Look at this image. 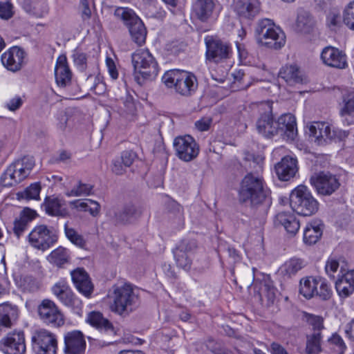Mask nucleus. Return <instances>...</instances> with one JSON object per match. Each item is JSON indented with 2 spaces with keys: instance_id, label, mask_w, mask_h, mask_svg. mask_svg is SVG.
<instances>
[{
  "instance_id": "obj_39",
  "label": "nucleus",
  "mask_w": 354,
  "mask_h": 354,
  "mask_svg": "<svg viewBox=\"0 0 354 354\" xmlns=\"http://www.w3.org/2000/svg\"><path fill=\"white\" fill-rule=\"evenodd\" d=\"M140 211L133 205H127L115 214L116 221L119 223H128L140 216Z\"/></svg>"
},
{
  "instance_id": "obj_1",
  "label": "nucleus",
  "mask_w": 354,
  "mask_h": 354,
  "mask_svg": "<svg viewBox=\"0 0 354 354\" xmlns=\"http://www.w3.org/2000/svg\"><path fill=\"white\" fill-rule=\"evenodd\" d=\"M261 115L256 123L258 133L263 136L270 138L280 134L288 140H293L297 133L296 120L294 115L286 113L274 120L271 109Z\"/></svg>"
},
{
  "instance_id": "obj_54",
  "label": "nucleus",
  "mask_w": 354,
  "mask_h": 354,
  "mask_svg": "<svg viewBox=\"0 0 354 354\" xmlns=\"http://www.w3.org/2000/svg\"><path fill=\"white\" fill-rule=\"evenodd\" d=\"M136 158V153L132 151H125L122 153L119 158L122 162L124 167H129L133 164Z\"/></svg>"
},
{
  "instance_id": "obj_6",
  "label": "nucleus",
  "mask_w": 354,
  "mask_h": 354,
  "mask_svg": "<svg viewBox=\"0 0 354 354\" xmlns=\"http://www.w3.org/2000/svg\"><path fill=\"white\" fill-rule=\"evenodd\" d=\"M162 82L168 88H174L176 91L183 96H191L198 88L196 77L192 73L171 70L167 71Z\"/></svg>"
},
{
  "instance_id": "obj_33",
  "label": "nucleus",
  "mask_w": 354,
  "mask_h": 354,
  "mask_svg": "<svg viewBox=\"0 0 354 354\" xmlns=\"http://www.w3.org/2000/svg\"><path fill=\"white\" fill-rule=\"evenodd\" d=\"M315 26V20L312 15L306 10H299L297 15L295 28L301 33H310Z\"/></svg>"
},
{
  "instance_id": "obj_41",
  "label": "nucleus",
  "mask_w": 354,
  "mask_h": 354,
  "mask_svg": "<svg viewBox=\"0 0 354 354\" xmlns=\"http://www.w3.org/2000/svg\"><path fill=\"white\" fill-rule=\"evenodd\" d=\"M69 257L68 250L63 247H59L51 252L48 256V260L50 263L61 267L68 262Z\"/></svg>"
},
{
  "instance_id": "obj_8",
  "label": "nucleus",
  "mask_w": 354,
  "mask_h": 354,
  "mask_svg": "<svg viewBox=\"0 0 354 354\" xmlns=\"http://www.w3.org/2000/svg\"><path fill=\"white\" fill-rule=\"evenodd\" d=\"M114 15L128 28L131 38L135 43L139 46L145 43L146 28L142 20L132 9L118 7L115 10Z\"/></svg>"
},
{
  "instance_id": "obj_24",
  "label": "nucleus",
  "mask_w": 354,
  "mask_h": 354,
  "mask_svg": "<svg viewBox=\"0 0 354 354\" xmlns=\"http://www.w3.org/2000/svg\"><path fill=\"white\" fill-rule=\"evenodd\" d=\"M65 352L67 354H80L86 346L83 334L78 330L67 333L64 336Z\"/></svg>"
},
{
  "instance_id": "obj_4",
  "label": "nucleus",
  "mask_w": 354,
  "mask_h": 354,
  "mask_svg": "<svg viewBox=\"0 0 354 354\" xmlns=\"http://www.w3.org/2000/svg\"><path fill=\"white\" fill-rule=\"evenodd\" d=\"M134 79L139 85L154 80L159 72L158 62L148 49H138L131 55Z\"/></svg>"
},
{
  "instance_id": "obj_64",
  "label": "nucleus",
  "mask_w": 354,
  "mask_h": 354,
  "mask_svg": "<svg viewBox=\"0 0 354 354\" xmlns=\"http://www.w3.org/2000/svg\"><path fill=\"white\" fill-rule=\"evenodd\" d=\"M344 332L346 337L354 341V318L345 326Z\"/></svg>"
},
{
  "instance_id": "obj_47",
  "label": "nucleus",
  "mask_w": 354,
  "mask_h": 354,
  "mask_svg": "<svg viewBox=\"0 0 354 354\" xmlns=\"http://www.w3.org/2000/svg\"><path fill=\"white\" fill-rule=\"evenodd\" d=\"M326 24L332 30H336L342 25V17L339 11L331 10L326 17Z\"/></svg>"
},
{
  "instance_id": "obj_57",
  "label": "nucleus",
  "mask_w": 354,
  "mask_h": 354,
  "mask_svg": "<svg viewBox=\"0 0 354 354\" xmlns=\"http://www.w3.org/2000/svg\"><path fill=\"white\" fill-rule=\"evenodd\" d=\"M212 123V119L210 117H204L195 122L196 128L200 131H207Z\"/></svg>"
},
{
  "instance_id": "obj_22",
  "label": "nucleus",
  "mask_w": 354,
  "mask_h": 354,
  "mask_svg": "<svg viewBox=\"0 0 354 354\" xmlns=\"http://www.w3.org/2000/svg\"><path fill=\"white\" fill-rule=\"evenodd\" d=\"M71 277L77 290L86 297H90L93 291V285L89 275L83 268L71 272Z\"/></svg>"
},
{
  "instance_id": "obj_30",
  "label": "nucleus",
  "mask_w": 354,
  "mask_h": 354,
  "mask_svg": "<svg viewBox=\"0 0 354 354\" xmlns=\"http://www.w3.org/2000/svg\"><path fill=\"white\" fill-rule=\"evenodd\" d=\"M232 7L243 19H251L258 12V8L249 0H232Z\"/></svg>"
},
{
  "instance_id": "obj_52",
  "label": "nucleus",
  "mask_w": 354,
  "mask_h": 354,
  "mask_svg": "<svg viewBox=\"0 0 354 354\" xmlns=\"http://www.w3.org/2000/svg\"><path fill=\"white\" fill-rule=\"evenodd\" d=\"M73 59L75 64L81 71H84L86 68V55L84 53L76 51L73 54Z\"/></svg>"
},
{
  "instance_id": "obj_12",
  "label": "nucleus",
  "mask_w": 354,
  "mask_h": 354,
  "mask_svg": "<svg viewBox=\"0 0 354 354\" xmlns=\"http://www.w3.org/2000/svg\"><path fill=\"white\" fill-rule=\"evenodd\" d=\"M308 127L310 135L315 138L319 145H324L336 138L342 140L347 136L346 131L332 129L330 124L326 122H313Z\"/></svg>"
},
{
  "instance_id": "obj_46",
  "label": "nucleus",
  "mask_w": 354,
  "mask_h": 354,
  "mask_svg": "<svg viewBox=\"0 0 354 354\" xmlns=\"http://www.w3.org/2000/svg\"><path fill=\"white\" fill-rule=\"evenodd\" d=\"M342 20L348 28L354 30V0L345 6Z\"/></svg>"
},
{
  "instance_id": "obj_51",
  "label": "nucleus",
  "mask_w": 354,
  "mask_h": 354,
  "mask_svg": "<svg viewBox=\"0 0 354 354\" xmlns=\"http://www.w3.org/2000/svg\"><path fill=\"white\" fill-rule=\"evenodd\" d=\"M92 79H94V84L91 87V90H93V92L97 95L104 93L106 90L105 84L101 82L99 77H93L92 75L88 76L87 81H89Z\"/></svg>"
},
{
  "instance_id": "obj_49",
  "label": "nucleus",
  "mask_w": 354,
  "mask_h": 354,
  "mask_svg": "<svg viewBox=\"0 0 354 354\" xmlns=\"http://www.w3.org/2000/svg\"><path fill=\"white\" fill-rule=\"evenodd\" d=\"M305 317L308 324L313 327V333H322V330L324 328L322 317L308 313H306Z\"/></svg>"
},
{
  "instance_id": "obj_61",
  "label": "nucleus",
  "mask_w": 354,
  "mask_h": 354,
  "mask_svg": "<svg viewBox=\"0 0 354 354\" xmlns=\"http://www.w3.org/2000/svg\"><path fill=\"white\" fill-rule=\"evenodd\" d=\"M106 64L110 76L113 80H116L118 77V72L116 68L115 62L111 58L107 57L106 59Z\"/></svg>"
},
{
  "instance_id": "obj_29",
  "label": "nucleus",
  "mask_w": 354,
  "mask_h": 354,
  "mask_svg": "<svg viewBox=\"0 0 354 354\" xmlns=\"http://www.w3.org/2000/svg\"><path fill=\"white\" fill-rule=\"evenodd\" d=\"M36 216L35 211L25 208L20 214L19 218L14 221L13 232L15 235L19 239L24 232L27 230L28 225Z\"/></svg>"
},
{
  "instance_id": "obj_36",
  "label": "nucleus",
  "mask_w": 354,
  "mask_h": 354,
  "mask_svg": "<svg viewBox=\"0 0 354 354\" xmlns=\"http://www.w3.org/2000/svg\"><path fill=\"white\" fill-rule=\"evenodd\" d=\"M322 335L321 332L306 335V354H319L322 351Z\"/></svg>"
},
{
  "instance_id": "obj_11",
  "label": "nucleus",
  "mask_w": 354,
  "mask_h": 354,
  "mask_svg": "<svg viewBox=\"0 0 354 354\" xmlns=\"http://www.w3.org/2000/svg\"><path fill=\"white\" fill-rule=\"evenodd\" d=\"M57 241V236L52 227L45 225L36 226L28 235L30 244L41 250H46L53 246Z\"/></svg>"
},
{
  "instance_id": "obj_40",
  "label": "nucleus",
  "mask_w": 354,
  "mask_h": 354,
  "mask_svg": "<svg viewBox=\"0 0 354 354\" xmlns=\"http://www.w3.org/2000/svg\"><path fill=\"white\" fill-rule=\"evenodd\" d=\"M322 234V230L319 225L309 223L306 225L304 232V241L306 244L313 245L316 243Z\"/></svg>"
},
{
  "instance_id": "obj_21",
  "label": "nucleus",
  "mask_w": 354,
  "mask_h": 354,
  "mask_svg": "<svg viewBox=\"0 0 354 354\" xmlns=\"http://www.w3.org/2000/svg\"><path fill=\"white\" fill-rule=\"evenodd\" d=\"M215 9V0H194L192 3V13L201 22L212 19Z\"/></svg>"
},
{
  "instance_id": "obj_17",
  "label": "nucleus",
  "mask_w": 354,
  "mask_h": 354,
  "mask_svg": "<svg viewBox=\"0 0 354 354\" xmlns=\"http://www.w3.org/2000/svg\"><path fill=\"white\" fill-rule=\"evenodd\" d=\"M196 248L197 244L194 239L182 240L173 250L177 266L185 270H189L192 263L191 255Z\"/></svg>"
},
{
  "instance_id": "obj_10",
  "label": "nucleus",
  "mask_w": 354,
  "mask_h": 354,
  "mask_svg": "<svg viewBox=\"0 0 354 354\" xmlns=\"http://www.w3.org/2000/svg\"><path fill=\"white\" fill-rule=\"evenodd\" d=\"M206 47V63L221 64L226 62L232 56V47L229 43L214 36L205 37Z\"/></svg>"
},
{
  "instance_id": "obj_5",
  "label": "nucleus",
  "mask_w": 354,
  "mask_h": 354,
  "mask_svg": "<svg viewBox=\"0 0 354 354\" xmlns=\"http://www.w3.org/2000/svg\"><path fill=\"white\" fill-rule=\"evenodd\" d=\"M254 36L259 45L268 49L279 50L286 44L285 33L269 19L258 21Z\"/></svg>"
},
{
  "instance_id": "obj_3",
  "label": "nucleus",
  "mask_w": 354,
  "mask_h": 354,
  "mask_svg": "<svg viewBox=\"0 0 354 354\" xmlns=\"http://www.w3.org/2000/svg\"><path fill=\"white\" fill-rule=\"evenodd\" d=\"M270 192L264 179L259 174L250 172L242 179L239 191V201L257 207L268 198Z\"/></svg>"
},
{
  "instance_id": "obj_59",
  "label": "nucleus",
  "mask_w": 354,
  "mask_h": 354,
  "mask_svg": "<svg viewBox=\"0 0 354 354\" xmlns=\"http://www.w3.org/2000/svg\"><path fill=\"white\" fill-rule=\"evenodd\" d=\"M169 211L176 214L180 219L183 217V208L176 201H171L168 203Z\"/></svg>"
},
{
  "instance_id": "obj_26",
  "label": "nucleus",
  "mask_w": 354,
  "mask_h": 354,
  "mask_svg": "<svg viewBox=\"0 0 354 354\" xmlns=\"http://www.w3.org/2000/svg\"><path fill=\"white\" fill-rule=\"evenodd\" d=\"M55 75L59 86L65 87L71 83L72 74L66 56L61 55L58 57L55 68Z\"/></svg>"
},
{
  "instance_id": "obj_19",
  "label": "nucleus",
  "mask_w": 354,
  "mask_h": 354,
  "mask_svg": "<svg viewBox=\"0 0 354 354\" xmlns=\"http://www.w3.org/2000/svg\"><path fill=\"white\" fill-rule=\"evenodd\" d=\"M25 51L19 46H12L4 52L1 57L3 66L8 71L17 72L25 63Z\"/></svg>"
},
{
  "instance_id": "obj_16",
  "label": "nucleus",
  "mask_w": 354,
  "mask_h": 354,
  "mask_svg": "<svg viewBox=\"0 0 354 354\" xmlns=\"http://www.w3.org/2000/svg\"><path fill=\"white\" fill-rule=\"evenodd\" d=\"M26 349L23 331L10 332L0 340V351L4 354H24Z\"/></svg>"
},
{
  "instance_id": "obj_15",
  "label": "nucleus",
  "mask_w": 354,
  "mask_h": 354,
  "mask_svg": "<svg viewBox=\"0 0 354 354\" xmlns=\"http://www.w3.org/2000/svg\"><path fill=\"white\" fill-rule=\"evenodd\" d=\"M32 348L37 354H56L57 339L46 330H40L32 337Z\"/></svg>"
},
{
  "instance_id": "obj_28",
  "label": "nucleus",
  "mask_w": 354,
  "mask_h": 354,
  "mask_svg": "<svg viewBox=\"0 0 354 354\" xmlns=\"http://www.w3.org/2000/svg\"><path fill=\"white\" fill-rule=\"evenodd\" d=\"M335 288L341 297H347L354 292V270L348 271L339 277Z\"/></svg>"
},
{
  "instance_id": "obj_60",
  "label": "nucleus",
  "mask_w": 354,
  "mask_h": 354,
  "mask_svg": "<svg viewBox=\"0 0 354 354\" xmlns=\"http://www.w3.org/2000/svg\"><path fill=\"white\" fill-rule=\"evenodd\" d=\"M328 343L337 346L339 352H342L345 348L343 339L337 334H333L332 337L328 339Z\"/></svg>"
},
{
  "instance_id": "obj_23",
  "label": "nucleus",
  "mask_w": 354,
  "mask_h": 354,
  "mask_svg": "<svg viewBox=\"0 0 354 354\" xmlns=\"http://www.w3.org/2000/svg\"><path fill=\"white\" fill-rule=\"evenodd\" d=\"M297 170V159L289 156L283 157L275 165L276 174L279 179L283 181H287L293 178Z\"/></svg>"
},
{
  "instance_id": "obj_55",
  "label": "nucleus",
  "mask_w": 354,
  "mask_h": 354,
  "mask_svg": "<svg viewBox=\"0 0 354 354\" xmlns=\"http://www.w3.org/2000/svg\"><path fill=\"white\" fill-rule=\"evenodd\" d=\"M70 287L66 282L60 281L56 283L52 287V292L53 295L59 299L60 297L64 293L66 290H68Z\"/></svg>"
},
{
  "instance_id": "obj_9",
  "label": "nucleus",
  "mask_w": 354,
  "mask_h": 354,
  "mask_svg": "<svg viewBox=\"0 0 354 354\" xmlns=\"http://www.w3.org/2000/svg\"><path fill=\"white\" fill-rule=\"evenodd\" d=\"M32 158L24 156L10 164L2 174L1 182L4 187H12L26 179L34 167Z\"/></svg>"
},
{
  "instance_id": "obj_44",
  "label": "nucleus",
  "mask_w": 354,
  "mask_h": 354,
  "mask_svg": "<svg viewBox=\"0 0 354 354\" xmlns=\"http://www.w3.org/2000/svg\"><path fill=\"white\" fill-rule=\"evenodd\" d=\"M40 191V184L39 183H35L26 187L23 192H18L17 196L19 198L22 199L37 200L39 198Z\"/></svg>"
},
{
  "instance_id": "obj_38",
  "label": "nucleus",
  "mask_w": 354,
  "mask_h": 354,
  "mask_svg": "<svg viewBox=\"0 0 354 354\" xmlns=\"http://www.w3.org/2000/svg\"><path fill=\"white\" fill-rule=\"evenodd\" d=\"M319 280L306 277L300 281L299 292L306 299H310L315 295L318 287Z\"/></svg>"
},
{
  "instance_id": "obj_13",
  "label": "nucleus",
  "mask_w": 354,
  "mask_h": 354,
  "mask_svg": "<svg viewBox=\"0 0 354 354\" xmlns=\"http://www.w3.org/2000/svg\"><path fill=\"white\" fill-rule=\"evenodd\" d=\"M310 182L317 194L322 196H330L340 186L337 177L330 172L315 174L310 177Z\"/></svg>"
},
{
  "instance_id": "obj_43",
  "label": "nucleus",
  "mask_w": 354,
  "mask_h": 354,
  "mask_svg": "<svg viewBox=\"0 0 354 354\" xmlns=\"http://www.w3.org/2000/svg\"><path fill=\"white\" fill-rule=\"evenodd\" d=\"M65 234L67 239L74 245L80 248H85L86 246V241L84 237L77 233L76 230L72 227H68L66 223L64 226Z\"/></svg>"
},
{
  "instance_id": "obj_34",
  "label": "nucleus",
  "mask_w": 354,
  "mask_h": 354,
  "mask_svg": "<svg viewBox=\"0 0 354 354\" xmlns=\"http://www.w3.org/2000/svg\"><path fill=\"white\" fill-rule=\"evenodd\" d=\"M59 300L64 305L70 308L75 313L81 315L82 313V302L75 295L70 288L66 290Z\"/></svg>"
},
{
  "instance_id": "obj_20",
  "label": "nucleus",
  "mask_w": 354,
  "mask_h": 354,
  "mask_svg": "<svg viewBox=\"0 0 354 354\" xmlns=\"http://www.w3.org/2000/svg\"><path fill=\"white\" fill-rule=\"evenodd\" d=\"M321 59L324 64L336 68H345L347 66L346 55L338 48L328 46L321 53Z\"/></svg>"
},
{
  "instance_id": "obj_56",
  "label": "nucleus",
  "mask_w": 354,
  "mask_h": 354,
  "mask_svg": "<svg viewBox=\"0 0 354 354\" xmlns=\"http://www.w3.org/2000/svg\"><path fill=\"white\" fill-rule=\"evenodd\" d=\"M344 106L340 110V115L344 117L354 113V97L346 100L344 99Z\"/></svg>"
},
{
  "instance_id": "obj_50",
  "label": "nucleus",
  "mask_w": 354,
  "mask_h": 354,
  "mask_svg": "<svg viewBox=\"0 0 354 354\" xmlns=\"http://www.w3.org/2000/svg\"><path fill=\"white\" fill-rule=\"evenodd\" d=\"M261 291V295H264L268 302L273 303L275 298V288L272 286L265 283L262 285Z\"/></svg>"
},
{
  "instance_id": "obj_2",
  "label": "nucleus",
  "mask_w": 354,
  "mask_h": 354,
  "mask_svg": "<svg viewBox=\"0 0 354 354\" xmlns=\"http://www.w3.org/2000/svg\"><path fill=\"white\" fill-rule=\"evenodd\" d=\"M112 302L110 309L121 316H127L140 306L138 289L130 283L115 284L109 295Z\"/></svg>"
},
{
  "instance_id": "obj_58",
  "label": "nucleus",
  "mask_w": 354,
  "mask_h": 354,
  "mask_svg": "<svg viewBox=\"0 0 354 354\" xmlns=\"http://www.w3.org/2000/svg\"><path fill=\"white\" fill-rule=\"evenodd\" d=\"M339 268V262L334 259H329L325 266L326 273L331 277H334V273L337 272Z\"/></svg>"
},
{
  "instance_id": "obj_48",
  "label": "nucleus",
  "mask_w": 354,
  "mask_h": 354,
  "mask_svg": "<svg viewBox=\"0 0 354 354\" xmlns=\"http://www.w3.org/2000/svg\"><path fill=\"white\" fill-rule=\"evenodd\" d=\"M319 289L317 288L315 295L323 301L328 300L332 296V290L328 283L321 279H319Z\"/></svg>"
},
{
  "instance_id": "obj_18",
  "label": "nucleus",
  "mask_w": 354,
  "mask_h": 354,
  "mask_svg": "<svg viewBox=\"0 0 354 354\" xmlns=\"http://www.w3.org/2000/svg\"><path fill=\"white\" fill-rule=\"evenodd\" d=\"M40 318L47 324L56 326L64 324V316L57 305L50 299H44L38 307Z\"/></svg>"
},
{
  "instance_id": "obj_35",
  "label": "nucleus",
  "mask_w": 354,
  "mask_h": 354,
  "mask_svg": "<svg viewBox=\"0 0 354 354\" xmlns=\"http://www.w3.org/2000/svg\"><path fill=\"white\" fill-rule=\"evenodd\" d=\"M306 266V261L301 258L292 257L287 260L281 267V272L284 276L291 277Z\"/></svg>"
},
{
  "instance_id": "obj_27",
  "label": "nucleus",
  "mask_w": 354,
  "mask_h": 354,
  "mask_svg": "<svg viewBox=\"0 0 354 354\" xmlns=\"http://www.w3.org/2000/svg\"><path fill=\"white\" fill-rule=\"evenodd\" d=\"M279 77L290 86L302 84L304 82V76L299 68L296 65L283 66L279 71Z\"/></svg>"
},
{
  "instance_id": "obj_62",
  "label": "nucleus",
  "mask_w": 354,
  "mask_h": 354,
  "mask_svg": "<svg viewBox=\"0 0 354 354\" xmlns=\"http://www.w3.org/2000/svg\"><path fill=\"white\" fill-rule=\"evenodd\" d=\"M126 168L119 158L113 160L112 171L116 175H122L126 171Z\"/></svg>"
},
{
  "instance_id": "obj_25",
  "label": "nucleus",
  "mask_w": 354,
  "mask_h": 354,
  "mask_svg": "<svg viewBox=\"0 0 354 354\" xmlns=\"http://www.w3.org/2000/svg\"><path fill=\"white\" fill-rule=\"evenodd\" d=\"M19 317L17 306L5 303L0 305V333L11 328Z\"/></svg>"
},
{
  "instance_id": "obj_45",
  "label": "nucleus",
  "mask_w": 354,
  "mask_h": 354,
  "mask_svg": "<svg viewBox=\"0 0 354 354\" xmlns=\"http://www.w3.org/2000/svg\"><path fill=\"white\" fill-rule=\"evenodd\" d=\"M93 190V186L90 184L82 183L79 182L78 184L73 187L70 191L66 193L68 197L81 196L90 195Z\"/></svg>"
},
{
  "instance_id": "obj_32",
  "label": "nucleus",
  "mask_w": 354,
  "mask_h": 354,
  "mask_svg": "<svg viewBox=\"0 0 354 354\" xmlns=\"http://www.w3.org/2000/svg\"><path fill=\"white\" fill-rule=\"evenodd\" d=\"M275 223L283 225L286 230L292 235L298 232L300 227L299 221L293 215L285 212L279 213L276 216Z\"/></svg>"
},
{
  "instance_id": "obj_42",
  "label": "nucleus",
  "mask_w": 354,
  "mask_h": 354,
  "mask_svg": "<svg viewBox=\"0 0 354 354\" xmlns=\"http://www.w3.org/2000/svg\"><path fill=\"white\" fill-rule=\"evenodd\" d=\"M17 283L21 290L24 292H34L39 288L38 282L30 276L21 277Z\"/></svg>"
},
{
  "instance_id": "obj_63",
  "label": "nucleus",
  "mask_w": 354,
  "mask_h": 354,
  "mask_svg": "<svg viewBox=\"0 0 354 354\" xmlns=\"http://www.w3.org/2000/svg\"><path fill=\"white\" fill-rule=\"evenodd\" d=\"M23 104V101L20 97H15L11 99L7 104L6 107L12 111L19 109Z\"/></svg>"
},
{
  "instance_id": "obj_31",
  "label": "nucleus",
  "mask_w": 354,
  "mask_h": 354,
  "mask_svg": "<svg viewBox=\"0 0 354 354\" xmlns=\"http://www.w3.org/2000/svg\"><path fill=\"white\" fill-rule=\"evenodd\" d=\"M64 201L57 197H46L44 203L46 212L51 216H65L67 210L64 206Z\"/></svg>"
},
{
  "instance_id": "obj_53",
  "label": "nucleus",
  "mask_w": 354,
  "mask_h": 354,
  "mask_svg": "<svg viewBox=\"0 0 354 354\" xmlns=\"http://www.w3.org/2000/svg\"><path fill=\"white\" fill-rule=\"evenodd\" d=\"M13 15L12 6L9 2L0 3V17L8 19Z\"/></svg>"
},
{
  "instance_id": "obj_14",
  "label": "nucleus",
  "mask_w": 354,
  "mask_h": 354,
  "mask_svg": "<svg viewBox=\"0 0 354 354\" xmlns=\"http://www.w3.org/2000/svg\"><path fill=\"white\" fill-rule=\"evenodd\" d=\"M174 147L176 156L185 162L195 159L200 151L199 145L189 135L176 137L174 140Z\"/></svg>"
},
{
  "instance_id": "obj_7",
  "label": "nucleus",
  "mask_w": 354,
  "mask_h": 354,
  "mask_svg": "<svg viewBox=\"0 0 354 354\" xmlns=\"http://www.w3.org/2000/svg\"><path fill=\"white\" fill-rule=\"evenodd\" d=\"M290 205L297 214L309 216L319 209V203L305 185H299L290 194Z\"/></svg>"
},
{
  "instance_id": "obj_37",
  "label": "nucleus",
  "mask_w": 354,
  "mask_h": 354,
  "mask_svg": "<svg viewBox=\"0 0 354 354\" xmlns=\"http://www.w3.org/2000/svg\"><path fill=\"white\" fill-rule=\"evenodd\" d=\"M87 322L95 328L103 330L104 331H113V327L112 324L100 312H91L88 314Z\"/></svg>"
}]
</instances>
